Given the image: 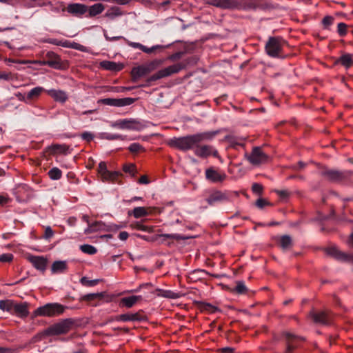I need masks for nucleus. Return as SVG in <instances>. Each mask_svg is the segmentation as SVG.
Returning <instances> with one entry per match:
<instances>
[{
    "label": "nucleus",
    "mask_w": 353,
    "mask_h": 353,
    "mask_svg": "<svg viewBox=\"0 0 353 353\" xmlns=\"http://www.w3.org/2000/svg\"><path fill=\"white\" fill-rule=\"evenodd\" d=\"M72 325L73 321L70 319H66L51 325L46 330V332L48 335L66 334L70 330Z\"/></svg>",
    "instance_id": "6"
},
{
    "label": "nucleus",
    "mask_w": 353,
    "mask_h": 353,
    "mask_svg": "<svg viewBox=\"0 0 353 353\" xmlns=\"http://www.w3.org/2000/svg\"><path fill=\"white\" fill-rule=\"evenodd\" d=\"M141 296H131L121 299V304L128 308L132 307L137 302L141 299Z\"/></svg>",
    "instance_id": "23"
},
{
    "label": "nucleus",
    "mask_w": 353,
    "mask_h": 353,
    "mask_svg": "<svg viewBox=\"0 0 353 353\" xmlns=\"http://www.w3.org/2000/svg\"><path fill=\"white\" fill-rule=\"evenodd\" d=\"M66 48L84 51L85 47L78 43L68 41Z\"/></svg>",
    "instance_id": "48"
},
{
    "label": "nucleus",
    "mask_w": 353,
    "mask_h": 353,
    "mask_svg": "<svg viewBox=\"0 0 353 353\" xmlns=\"http://www.w3.org/2000/svg\"><path fill=\"white\" fill-rule=\"evenodd\" d=\"M276 193L281 198V199H287L290 196V192L288 190H275Z\"/></svg>",
    "instance_id": "52"
},
{
    "label": "nucleus",
    "mask_w": 353,
    "mask_h": 353,
    "mask_svg": "<svg viewBox=\"0 0 353 353\" xmlns=\"http://www.w3.org/2000/svg\"><path fill=\"white\" fill-rule=\"evenodd\" d=\"M129 236V234L127 232H121L119 234V238L121 241H125Z\"/></svg>",
    "instance_id": "63"
},
{
    "label": "nucleus",
    "mask_w": 353,
    "mask_h": 353,
    "mask_svg": "<svg viewBox=\"0 0 353 353\" xmlns=\"http://www.w3.org/2000/svg\"><path fill=\"white\" fill-rule=\"evenodd\" d=\"M162 236L166 238V239H181L180 235L177 234H162Z\"/></svg>",
    "instance_id": "58"
},
{
    "label": "nucleus",
    "mask_w": 353,
    "mask_h": 353,
    "mask_svg": "<svg viewBox=\"0 0 353 353\" xmlns=\"http://www.w3.org/2000/svg\"><path fill=\"white\" fill-rule=\"evenodd\" d=\"M104 296V294L103 292L101 293H91L84 295L82 297L83 301H92L96 299H101Z\"/></svg>",
    "instance_id": "36"
},
{
    "label": "nucleus",
    "mask_w": 353,
    "mask_h": 353,
    "mask_svg": "<svg viewBox=\"0 0 353 353\" xmlns=\"http://www.w3.org/2000/svg\"><path fill=\"white\" fill-rule=\"evenodd\" d=\"M338 63L346 68H349L353 65V58L351 54H343L338 59Z\"/></svg>",
    "instance_id": "26"
},
{
    "label": "nucleus",
    "mask_w": 353,
    "mask_h": 353,
    "mask_svg": "<svg viewBox=\"0 0 353 353\" xmlns=\"http://www.w3.org/2000/svg\"><path fill=\"white\" fill-rule=\"evenodd\" d=\"M48 43L58 46L66 48L68 40H58L57 39H50L48 40Z\"/></svg>",
    "instance_id": "49"
},
{
    "label": "nucleus",
    "mask_w": 353,
    "mask_h": 353,
    "mask_svg": "<svg viewBox=\"0 0 353 353\" xmlns=\"http://www.w3.org/2000/svg\"><path fill=\"white\" fill-rule=\"evenodd\" d=\"M349 174H353V172L341 171L332 169H325L321 172V175L327 181L336 183H342L346 180L349 176Z\"/></svg>",
    "instance_id": "5"
},
{
    "label": "nucleus",
    "mask_w": 353,
    "mask_h": 353,
    "mask_svg": "<svg viewBox=\"0 0 353 353\" xmlns=\"http://www.w3.org/2000/svg\"><path fill=\"white\" fill-rule=\"evenodd\" d=\"M183 66L181 63H176L170 65L167 68L159 70L157 73L152 75L150 78V81H157L162 78L169 77L173 74L179 72L183 69Z\"/></svg>",
    "instance_id": "10"
},
{
    "label": "nucleus",
    "mask_w": 353,
    "mask_h": 353,
    "mask_svg": "<svg viewBox=\"0 0 353 353\" xmlns=\"http://www.w3.org/2000/svg\"><path fill=\"white\" fill-rule=\"evenodd\" d=\"M122 129L134 130H139L141 124L140 123L134 119H122Z\"/></svg>",
    "instance_id": "22"
},
{
    "label": "nucleus",
    "mask_w": 353,
    "mask_h": 353,
    "mask_svg": "<svg viewBox=\"0 0 353 353\" xmlns=\"http://www.w3.org/2000/svg\"><path fill=\"white\" fill-rule=\"evenodd\" d=\"M49 177L52 180H58L62 176V172L58 168H53L48 172Z\"/></svg>",
    "instance_id": "37"
},
{
    "label": "nucleus",
    "mask_w": 353,
    "mask_h": 353,
    "mask_svg": "<svg viewBox=\"0 0 353 353\" xmlns=\"http://www.w3.org/2000/svg\"><path fill=\"white\" fill-rule=\"evenodd\" d=\"M326 253L338 260L346 261L348 259L347 254L339 251L336 247H330L327 248Z\"/></svg>",
    "instance_id": "20"
},
{
    "label": "nucleus",
    "mask_w": 353,
    "mask_h": 353,
    "mask_svg": "<svg viewBox=\"0 0 353 353\" xmlns=\"http://www.w3.org/2000/svg\"><path fill=\"white\" fill-rule=\"evenodd\" d=\"M149 214L150 212L144 207H137L133 209L132 213L129 212V214H132L136 219L146 216Z\"/></svg>",
    "instance_id": "31"
},
{
    "label": "nucleus",
    "mask_w": 353,
    "mask_h": 353,
    "mask_svg": "<svg viewBox=\"0 0 353 353\" xmlns=\"http://www.w3.org/2000/svg\"><path fill=\"white\" fill-rule=\"evenodd\" d=\"M123 14L120 8L117 6L112 7L106 13V16L110 18L121 16Z\"/></svg>",
    "instance_id": "39"
},
{
    "label": "nucleus",
    "mask_w": 353,
    "mask_h": 353,
    "mask_svg": "<svg viewBox=\"0 0 353 353\" xmlns=\"http://www.w3.org/2000/svg\"><path fill=\"white\" fill-rule=\"evenodd\" d=\"M69 150V147L66 145L55 144L50 147L52 153L66 154Z\"/></svg>",
    "instance_id": "34"
},
{
    "label": "nucleus",
    "mask_w": 353,
    "mask_h": 353,
    "mask_svg": "<svg viewBox=\"0 0 353 353\" xmlns=\"http://www.w3.org/2000/svg\"><path fill=\"white\" fill-rule=\"evenodd\" d=\"M65 307L58 303H47L38 307L34 312V316H56L63 314Z\"/></svg>",
    "instance_id": "2"
},
{
    "label": "nucleus",
    "mask_w": 353,
    "mask_h": 353,
    "mask_svg": "<svg viewBox=\"0 0 353 353\" xmlns=\"http://www.w3.org/2000/svg\"><path fill=\"white\" fill-rule=\"evenodd\" d=\"M81 137L83 140H85L88 142L91 141L94 138V135L91 132H85L82 133Z\"/></svg>",
    "instance_id": "53"
},
{
    "label": "nucleus",
    "mask_w": 353,
    "mask_h": 353,
    "mask_svg": "<svg viewBox=\"0 0 353 353\" xmlns=\"http://www.w3.org/2000/svg\"><path fill=\"white\" fill-rule=\"evenodd\" d=\"M239 6L236 0H219V8L224 9H232Z\"/></svg>",
    "instance_id": "30"
},
{
    "label": "nucleus",
    "mask_w": 353,
    "mask_h": 353,
    "mask_svg": "<svg viewBox=\"0 0 353 353\" xmlns=\"http://www.w3.org/2000/svg\"><path fill=\"white\" fill-rule=\"evenodd\" d=\"M279 243L283 249H287L292 244V239L288 235L282 236L280 238Z\"/></svg>",
    "instance_id": "38"
},
{
    "label": "nucleus",
    "mask_w": 353,
    "mask_h": 353,
    "mask_svg": "<svg viewBox=\"0 0 353 353\" xmlns=\"http://www.w3.org/2000/svg\"><path fill=\"white\" fill-rule=\"evenodd\" d=\"M13 311L21 316H27L28 315V305L26 303H14Z\"/></svg>",
    "instance_id": "29"
},
{
    "label": "nucleus",
    "mask_w": 353,
    "mask_h": 353,
    "mask_svg": "<svg viewBox=\"0 0 353 353\" xmlns=\"http://www.w3.org/2000/svg\"><path fill=\"white\" fill-rule=\"evenodd\" d=\"M46 92L57 102L65 103L68 98L67 93L61 90H48Z\"/></svg>",
    "instance_id": "18"
},
{
    "label": "nucleus",
    "mask_w": 353,
    "mask_h": 353,
    "mask_svg": "<svg viewBox=\"0 0 353 353\" xmlns=\"http://www.w3.org/2000/svg\"><path fill=\"white\" fill-rule=\"evenodd\" d=\"M283 337L286 343L285 353H293L294 350L299 347L302 341L301 338L290 332H284Z\"/></svg>",
    "instance_id": "11"
},
{
    "label": "nucleus",
    "mask_w": 353,
    "mask_h": 353,
    "mask_svg": "<svg viewBox=\"0 0 353 353\" xmlns=\"http://www.w3.org/2000/svg\"><path fill=\"white\" fill-rule=\"evenodd\" d=\"M128 45L132 48H137L141 50L143 44L137 42L128 41Z\"/></svg>",
    "instance_id": "60"
},
{
    "label": "nucleus",
    "mask_w": 353,
    "mask_h": 353,
    "mask_svg": "<svg viewBox=\"0 0 353 353\" xmlns=\"http://www.w3.org/2000/svg\"><path fill=\"white\" fill-rule=\"evenodd\" d=\"M103 138L108 140H116V139H121L124 140L125 137L123 136L121 134H110V133H105L103 134Z\"/></svg>",
    "instance_id": "45"
},
{
    "label": "nucleus",
    "mask_w": 353,
    "mask_h": 353,
    "mask_svg": "<svg viewBox=\"0 0 353 353\" xmlns=\"http://www.w3.org/2000/svg\"><path fill=\"white\" fill-rule=\"evenodd\" d=\"M67 263L65 261H56L51 267L52 273H62L67 269Z\"/></svg>",
    "instance_id": "24"
},
{
    "label": "nucleus",
    "mask_w": 353,
    "mask_h": 353,
    "mask_svg": "<svg viewBox=\"0 0 353 353\" xmlns=\"http://www.w3.org/2000/svg\"><path fill=\"white\" fill-rule=\"evenodd\" d=\"M347 26L345 23H343V22L339 23L337 26L338 34L341 37H345L347 33Z\"/></svg>",
    "instance_id": "43"
},
{
    "label": "nucleus",
    "mask_w": 353,
    "mask_h": 353,
    "mask_svg": "<svg viewBox=\"0 0 353 353\" xmlns=\"http://www.w3.org/2000/svg\"><path fill=\"white\" fill-rule=\"evenodd\" d=\"M14 303L10 300L0 301V309L3 311L12 312Z\"/></svg>",
    "instance_id": "35"
},
{
    "label": "nucleus",
    "mask_w": 353,
    "mask_h": 353,
    "mask_svg": "<svg viewBox=\"0 0 353 353\" xmlns=\"http://www.w3.org/2000/svg\"><path fill=\"white\" fill-rule=\"evenodd\" d=\"M123 169L125 172H128L134 175L135 173L136 167L134 164H128L124 165Z\"/></svg>",
    "instance_id": "50"
},
{
    "label": "nucleus",
    "mask_w": 353,
    "mask_h": 353,
    "mask_svg": "<svg viewBox=\"0 0 353 353\" xmlns=\"http://www.w3.org/2000/svg\"><path fill=\"white\" fill-rule=\"evenodd\" d=\"M28 260L37 270H40L42 271L46 270L47 261L44 257L38 256H30L28 257Z\"/></svg>",
    "instance_id": "19"
},
{
    "label": "nucleus",
    "mask_w": 353,
    "mask_h": 353,
    "mask_svg": "<svg viewBox=\"0 0 353 353\" xmlns=\"http://www.w3.org/2000/svg\"><path fill=\"white\" fill-rule=\"evenodd\" d=\"M80 282L83 285L94 286L99 283V280H89L87 277L83 276L81 279Z\"/></svg>",
    "instance_id": "46"
},
{
    "label": "nucleus",
    "mask_w": 353,
    "mask_h": 353,
    "mask_svg": "<svg viewBox=\"0 0 353 353\" xmlns=\"http://www.w3.org/2000/svg\"><path fill=\"white\" fill-rule=\"evenodd\" d=\"M14 351L12 349L0 347V353H14Z\"/></svg>",
    "instance_id": "64"
},
{
    "label": "nucleus",
    "mask_w": 353,
    "mask_h": 353,
    "mask_svg": "<svg viewBox=\"0 0 353 353\" xmlns=\"http://www.w3.org/2000/svg\"><path fill=\"white\" fill-rule=\"evenodd\" d=\"M285 41L280 37H270L265 44V51L272 57H282Z\"/></svg>",
    "instance_id": "3"
},
{
    "label": "nucleus",
    "mask_w": 353,
    "mask_h": 353,
    "mask_svg": "<svg viewBox=\"0 0 353 353\" xmlns=\"http://www.w3.org/2000/svg\"><path fill=\"white\" fill-rule=\"evenodd\" d=\"M13 259V255L10 253L3 254L0 255L1 262H10Z\"/></svg>",
    "instance_id": "51"
},
{
    "label": "nucleus",
    "mask_w": 353,
    "mask_h": 353,
    "mask_svg": "<svg viewBox=\"0 0 353 353\" xmlns=\"http://www.w3.org/2000/svg\"><path fill=\"white\" fill-rule=\"evenodd\" d=\"M162 62L160 59H154L145 64L134 67L132 70V75L135 79L143 77L157 68Z\"/></svg>",
    "instance_id": "4"
},
{
    "label": "nucleus",
    "mask_w": 353,
    "mask_h": 353,
    "mask_svg": "<svg viewBox=\"0 0 353 353\" xmlns=\"http://www.w3.org/2000/svg\"><path fill=\"white\" fill-rule=\"evenodd\" d=\"M132 228L139 230L151 233L153 232V228L151 226L144 225L140 222H136L132 225Z\"/></svg>",
    "instance_id": "41"
},
{
    "label": "nucleus",
    "mask_w": 353,
    "mask_h": 353,
    "mask_svg": "<svg viewBox=\"0 0 353 353\" xmlns=\"http://www.w3.org/2000/svg\"><path fill=\"white\" fill-rule=\"evenodd\" d=\"M54 234V232L50 227H47L45 230L44 238L46 239H50Z\"/></svg>",
    "instance_id": "57"
},
{
    "label": "nucleus",
    "mask_w": 353,
    "mask_h": 353,
    "mask_svg": "<svg viewBox=\"0 0 353 353\" xmlns=\"http://www.w3.org/2000/svg\"><path fill=\"white\" fill-rule=\"evenodd\" d=\"M41 65H48L54 69L61 68V60L59 55L53 52H48L46 54V59L38 62Z\"/></svg>",
    "instance_id": "12"
},
{
    "label": "nucleus",
    "mask_w": 353,
    "mask_h": 353,
    "mask_svg": "<svg viewBox=\"0 0 353 353\" xmlns=\"http://www.w3.org/2000/svg\"><path fill=\"white\" fill-rule=\"evenodd\" d=\"M157 291L159 292L158 296H163L165 298L172 299H176L179 297V294L176 292H174L171 290H165L161 289H158Z\"/></svg>",
    "instance_id": "32"
},
{
    "label": "nucleus",
    "mask_w": 353,
    "mask_h": 353,
    "mask_svg": "<svg viewBox=\"0 0 353 353\" xmlns=\"http://www.w3.org/2000/svg\"><path fill=\"white\" fill-rule=\"evenodd\" d=\"M16 97H17V99L21 101H23L26 103H29V101L28 99H27V95L25 96L23 95V94L20 93V92H18L16 94Z\"/></svg>",
    "instance_id": "59"
},
{
    "label": "nucleus",
    "mask_w": 353,
    "mask_h": 353,
    "mask_svg": "<svg viewBox=\"0 0 353 353\" xmlns=\"http://www.w3.org/2000/svg\"><path fill=\"white\" fill-rule=\"evenodd\" d=\"M165 47L161 45L153 46L151 48H148L147 46L143 45L141 50L145 53L150 54L154 52L158 49H163Z\"/></svg>",
    "instance_id": "44"
},
{
    "label": "nucleus",
    "mask_w": 353,
    "mask_h": 353,
    "mask_svg": "<svg viewBox=\"0 0 353 353\" xmlns=\"http://www.w3.org/2000/svg\"><path fill=\"white\" fill-rule=\"evenodd\" d=\"M44 91L46 92V90L43 87L40 86L35 87L31 90H30L27 94V99H28L29 103L32 100L37 99L41 95V94Z\"/></svg>",
    "instance_id": "27"
},
{
    "label": "nucleus",
    "mask_w": 353,
    "mask_h": 353,
    "mask_svg": "<svg viewBox=\"0 0 353 353\" xmlns=\"http://www.w3.org/2000/svg\"><path fill=\"white\" fill-rule=\"evenodd\" d=\"M80 250L83 253L88 254L90 255L94 254L97 252V250L96 249L95 247H94L91 245H88V244H85V245H81Z\"/></svg>",
    "instance_id": "40"
},
{
    "label": "nucleus",
    "mask_w": 353,
    "mask_h": 353,
    "mask_svg": "<svg viewBox=\"0 0 353 353\" xmlns=\"http://www.w3.org/2000/svg\"><path fill=\"white\" fill-rule=\"evenodd\" d=\"M11 73L0 72V79L10 80L11 79Z\"/></svg>",
    "instance_id": "62"
},
{
    "label": "nucleus",
    "mask_w": 353,
    "mask_h": 353,
    "mask_svg": "<svg viewBox=\"0 0 353 353\" xmlns=\"http://www.w3.org/2000/svg\"><path fill=\"white\" fill-rule=\"evenodd\" d=\"M232 193L229 191L221 192L220 190L212 191L206 199L210 205H214L219 203L230 201Z\"/></svg>",
    "instance_id": "9"
},
{
    "label": "nucleus",
    "mask_w": 353,
    "mask_h": 353,
    "mask_svg": "<svg viewBox=\"0 0 353 353\" xmlns=\"http://www.w3.org/2000/svg\"><path fill=\"white\" fill-rule=\"evenodd\" d=\"M68 13L76 17H81L88 11V6L81 3H70L66 8Z\"/></svg>",
    "instance_id": "15"
},
{
    "label": "nucleus",
    "mask_w": 353,
    "mask_h": 353,
    "mask_svg": "<svg viewBox=\"0 0 353 353\" xmlns=\"http://www.w3.org/2000/svg\"><path fill=\"white\" fill-rule=\"evenodd\" d=\"M135 101V99L131 97H125L122 99L105 98L101 99V103L104 105L114 107H123L132 104Z\"/></svg>",
    "instance_id": "13"
},
{
    "label": "nucleus",
    "mask_w": 353,
    "mask_h": 353,
    "mask_svg": "<svg viewBox=\"0 0 353 353\" xmlns=\"http://www.w3.org/2000/svg\"><path fill=\"white\" fill-rule=\"evenodd\" d=\"M105 9L104 5H103L101 3H95L90 7H88V11L89 12V16L90 17H95L101 13L103 12V11Z\"/></svg>",
    "instance_id": "25"
},
{
    "label": "nucleus",
    "mask_w": 353,
    "mask_h": 353,
    "mask_svg": "<svg viewBox=\"0 0 353 353\" xmlns=\"http://www.w3.org/2000/svg\"><path fill=\"white\" fill-rule=\"evenodd\" d=\"M122 226L121 225H117V224H109V225H107V229H106V231L107 232H109V231H117L119 229L121 228Z\"/></svg>",
    "instance_id": "56"
},
{
    "label": "nucleus",
    "mask_w": 353,
    "mask_h": 353,
    "mask_svg": "<svg viewBox=\"0 0 353 353\" xmlns=\"http://www.w3.org/2000/svg\"><path fill=\"white\" fill-rule=\"evenodd\" d=\"M107 224L103 223L101 221H97L89 224L87 228L85 229L84 233L85 234H88L90 233L99 232V231H106Z\"/></svg>",
    "instance_id": "17"
},
{
    "label": "nucleus",
    "mask_w": 353,
    "mask_h": 353,
    "mask_svg": "<svg viewBox=\"0 0 353 353\" xmlns=\"http://www.w3.org/2000/svg\"><path fill=\"white\" fill-rule=\"evenodd\" d=\"M252 190L254 193L261 194L263 190V187L259 183H254L252 186Z\"/></svg>",
    "instance_id": "54"
},
{
    "label": "nucleus",
    "mask_w": 353,
    "mask_h": 353,
    "mask_svg": "<svg viewBox=\"0 0 353 353\" xmlns=\"http://www.w3.org/2000/svg\"><path fill=\"white\" fill-rule=\"evenodd\" d=\"M310 316L316 323L329 325L332 321V315L327 311L312 312Z\"/></svg>",
    "instance_id": "14"
},
{
    "label": "nucleus",
    "mask_w": 353,
    "mask_h": 353,
    "mask_svg": "<svg viewBox=\"0 0 353 353\" xmlns=\"http://www.w3.org/2000/svg\"><path fill=\"white\" fill-rule=\"evenodd\" d=\"M269 205V203L263 199H259L256 202V205L259 208H263L265 205Z\"/></svg>",
    "instance_id": "55"
},
{
    "label": "nucleus",
    "mask_w": 353,
    "mask_h": 353,
    "mask_svg": "<svg viewBox=\"0 0 353 353\" xmlns=\"http://www.w3.org/2000/svg\"><path fill=\"white\" fill-rule=\"evenodd\" d=\"M227 176L224 172H219L212 168L205 170V178L213 183L222 182Z\"/></svg>",
    "instance_id": "16"
},
{
    "label": "nucleus",
    "mask_w": 353,
    "mask_h": 353,
    "mask_svg": "<svg viewBox=\"0 0 353 353\" xmlns=\"http://www.w3.org/2000/svg\"><path fill=\"white\" fill-rule=\"evenodd\" d=\"M217 131H210L194 134L182 137H174L169 140V145L181 150H189L194 149V154L200 158H208L212 155L214 157H219V153L213 146L209 145H199L204 141L212 140L216 134Z\"/></svg>",
    "instance_id": "1"
},
{
    "label": "nucleus",
    "mask_w": 353,
    "mask_h": 353,
    "mask_svg": "<svg viewBox=\"0 0 353 353\" xmlns=\"http://www.w3.org/2000/svg\"><path fill=\"white\" fill-rule=\"evenodd\" d=\"M334 21V18L332 16H326L322 20V24L323 26V28L326 30H330V27L333 24Z\"/></svg>",
    "instance_id": "42"
},
{
    "label": "nucleus",
    "mask_w": 353,
    "mask_h": 353,
    "mask_svg": "<svg viewBox=\"0 0 353 353\" xmlns=\"http://www.w3.org/2000/svg\"><path fill=\"white\" fill-rule=\"evenodd\" d=\"M232 292L239 294H243L248 292V288L243 281H238L236 282V286L232 290Z\"/></svg>",
    "instance_id": "33"
},
{
    "label": "nucleus",
    "mask_w": 353,
    "mask_h": 353,
    "mask_svg": "<svg viewBox=\"0 0 353 353\" xmlns=\"http://www.w3.org/2000/svg\"><path fill=\"white\" fill-rule=\"evenodd\" d=\"M115 320L117 321H140L141 316L139 313H128L118 315L115 317Z\"/></svg>",
    "instance_id": "21"
},
{
    "label": "nucleus",
    "mask_w": 353,
    "mask_h": 353,
    "mask_svg": "<svg viewBox=\"0 0 353 353\" xmlns=\"http://www.w3.org/2000/svg\"><path fill=\"white\" fill-rule=\"evenodd\" d=\"M98 174L103 182L116 183L121 174L119 172H110L107 169L106 163L101 161L99 164Z\"/></svg>",
    "instance_id": "8"
},
{
    "label": "nucleus",
    "mask_w": 353,
    "mask_h": 353,
    "mask_svg": "<svg viewBox=\"0 0 353 353\" xmlns=\"http://www.w3.org/2000/svg\"><path fill=\"white\" fill-rule=\"evenodd\" d=\"M100 65L101 68L110 71H119L121 70V66L114 61H103L100 63Z\"/></svg>",
    "instance_id": "28"
},
{
    "label": "nucleus",
    "mask_w": 353,
    "mask_h": 353,
    "mask_svg": "<svg viewBox=\"0 0 353 353\" xmlns=\"http://www.w3.org/2000/svg\"><path fill=\"white\" fill-rule=\"evenodd\" d=\"M245 157L253 165L265 163L269 159V157L259 147L253 148L250 154H245Z\"/></svg>",
    "instance_id": "7"
},
{
    "label": "nucleus",
    "mask_w": 353,
    "mask_h": 353,
    "mask_svg": "<svg viewBox=\"0 0 353 353\" xmlns=\"http://www.w3.org/2000/svg\"><path fill=\"white\" fill-rule=\"evenodd\" d=\"M128 150L131 152H139L140 151H143L144 150V148L143 147L138 143H132L129 147H128Z\"/></svg>",
    "instance_id": "47"
},
{
    "label": "nucleus",
    "mask_w": 353,
    "mask_h": 353,
    "mask_svg": "<svg viewBox=\"0 0 353 353\" xmlns=\"http://www.w3.org/2000/svg\"><path fill=\"white\" fill-rule=\"evenodd\" d=\"M104 37L106 39V40L110 41H117V40L123 39V37H121V36H117V37H110L105 32L104 33Z\"/></svg>",
    "instance_id": "61"
}]
</instances>
